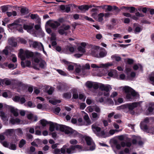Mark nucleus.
Listing matches in <instances>:
<instances>
[{
	"instance_id": "26",
	"label": "nucleus",
	"mask_w": 154,
	"mask_h": 154,
	"mask_svg": "<svg viewBox=\"0 0 154 154\" xmlns=\"http://www.w3.org/2000/svg\"><path fill=\"white\" fill-rule=\"evenodd\" d=\"M56 123L54 124L53 122H49V123L48 124H50V127H49V130L51 131L52 132L54 131L55 128H56V126L55 125Z\"/></svg>"
},
{
	"instance_id": "61",
	"label": "nucleus",
	"mask_w": 154,
	"mask_h": 154,
	"mask_svg": "<svg viewBox=\"0 0 154 154\" xmlns=\"http://www.w3.org/2000/svg\"><path fill=\"white\" fill-rule=\"evenodd\" d=\"M51 40H55L56 39V34L54 33H52L51 34Z\"/></svg>"
},
{
	"instance_id": "36",
	"label": "nucleus",
	"mask_w": 154,
	"mask_h": 154,
	"mask_svg": "<svg viewBox=\"0 0 154 154\" xmlns=\"http://www.w3.org/2000/svg\"><path fill=\"white\" fill-rule=\"evenodd\" d=\"M33 27L30 25H24L23 26V28L25 30H27L28 32L32 29Z\"/></svg>"
},
{
	"instance_id": "10",
	"label": "nucleus",
	"mask_w": 154,
	"mask_h": 154,
	"mask_svg": "<svg viewBox=\"0 0 154 154\" xmlns=\"http://www.w3.org/2000/svg\"><path fill=\"white\" fill-rule=\"evenodd\" d=\"M149 119L148 117L145 118L143 121L140 123V126L141 129L143 131L149 133V130L147 124L149 123Z\"/></svg>"
},
{
	"instance_id": "43",
	"label": "nucleus",
	"mask_w": 154,
	"mask_h": 154,
	"mask_svg": "<svg viewBox=\"0 0 154 154\" xmlns=\"http://www.w3.org/2000/svg\"><path fill=\"white\" fill-rule=\"evenodd\" d=\"M120 131V130L116 129H111L109 131V133L110 135H113L114 134H115L116 132H118Z\"/></svg>"
},
{
	"instance_id": "53",
	"label": "nucleus",
	"mask_w": 154,
	"mask_h": 154,
	"mask_svg": "<svg viewBox=\"0 0 154 154\" xmlns=\"http://www.w3.org/2000/svg\"><path fill=\"white\" fill-rule=\"evenodd\" d=\"M129 11L130 13H134L135 10H136V9L135 7H129Z\"/></svg>"
},
{
	"instance_id": "24",
	"label": "nucleus",
	"mask_w": 154,
	"mask_h": 154,
	"mask_svg": "<svg viewBox=\"0 0 154 154\" xmlns=\"http://www.w3.org/2000/svg\"><path fill=\"white\" fill-rule=\"evenodd\" d=\"M91 118L93 120H97L100 117V113H96L95 112H93L91 113Z\"/></svg>"
},
{
	"instance_id": "51",
	"label": "nucleus",
	"mask_w": 154,
	"mask_h": 154,
	"mask_svg": "<svg viewBox=\"0 0 154 154\" xmlns=\"http://www.w3.org/2000/svg\"><path fill=\"white\" fill-rule=\"evenodd\" d=\"M72 149H74L75 151V149H81L82 148V147L81 146L78 145H76L75 146H73L72 147Z\"/></svg>"
},
{
	"instance_id": "58",
	"label": "nucleus",
	"mask_w": 154,
	"mask_h": 154,
	"mask_svg": "<svg viewBox=\"0 0 154 154\" xmlns=\"http://www.w3.org/2000/svg\"><path fill=\"white\" fill-rule=\"evenodd\" d=\"M112 14L111 13H107L104 14V16L106 18H108L110 16H112Z\"/></svg>"
},
{
	"instance_id": "15",
	"label": "nucleus",
	"mask_w": 154,
	"mask_h": 154,
	"mask_svg": "<svg viewBox=\"0 0 154 154\" xmlns=\"http://www.w3.org/2000/svg\"><path fill=\"white\" fill-rule=\"evenodd\" d=\"M46 24L48 25L53 29L57 28L60 25V23L59 22L57 21H52L51 20L48 21L46 23Z\"/></svg>"
},
{
	"instance_id": "42",
	"label": "nucleus",
	"mask_w": 154,
	"mask_h": 154,
	"mask_svg": "<svg viewBox=\"0 0 154 154\" xmlns=\"http://www.w3.org/2000/svg\"><path fill=\"white\" fill-rule=\"evenodd\" d=\"M70 28V26L69 25H62L61 27L60 28H63L65 31L69 29Z\"/></svg>"
},
{
	"instance_id": "45",
	"label": "nucleus",
	"mask_w": 154,
	"mask_h": 154,
	"mask_svg": "<svg viewBox=\"0 0 154 154\" xmlns=\"http://www.w3.org/2000/svg\"><path fill=\"white\" fill-rule=\"evenodd\" d=\"M124 152L126 153H128L129 152V150L128 148H126L124 150V151H121L119 152V154H124Z\"/></svg>"
},
{
	"instance_id": "49",
	"label": "nucleus",
	"mask_w": 154,
	"mask_h": 154,
	"mask_svg": "<svg viewBox=\"0 0 154 154\" xmlns=\"http://www.w3.org/2000/svg\"><path fill=\"white\" fill-rule=\"evenodd\" d=\"M79 99L82 101H84L85 100L86 97L83 94H80L79 97Z\"/></svg>"
},
{
	"instance_id": "9",
	"label": "nucleus",
	"mask_w": 154,
	"mask_h": 154,
	"mask_svg": "<svg viewBox=\"0 0 154 154\" xmlns=\"http://www.w3.org/2000/svg\"><path fill=\"white\" fill-rule=\"evenodd\" d=\"M9 26L11 27L13 26L14 28H16L20 32H23L22 22L19 20L15 21L13 23L10 24Z\"/></svg>"
},
{
	"instance_id": "41",
	"label": "nucleus",
	"mask_w": 154,
	"mask_h": 154,
	"mask_svg": "<svg viewBox=\"0 0 154 154\" xmlns=\"http://www.w3.org/2000/svg\"><path fill=\"white\" fill-rule=\"evenodd\" d=\"M3 82L7 85H10L12 84V82L9 79H4L3 80Z\"/></svg>"
},
{
	"instance_id": "14",
	"label": "nucleus",
	"mask_w": 154,
	"mask_h": 154,
	"mask_svg": "<svg viewBox=\"0 0 154 154\" xmlns=\"http://www.w3.org/2000/svg\"><path fill=\"white\" fill-rule=\"evenodd\" d=\"M33 47L35 48H37L40 50H42L44 53H45L44 50L43 45L41 42H38L36 41L33 42L32 44Z\"/></svg>"
},
{
	"instance_id": "33",
	"label": "nucleus",
	"mask_w": 154,
	"mask_h": 154,
	"mask_svg": "<svg viewBox=\"0 0 154 154\" xmlns=\"http://www.w3.org/2000/svg\"><path fill=\"white\" fill-rule=\"evenodd\" d=\"M104 16V14L103 13H101L98 15V18L97 21L99 22H101L103 20V17Z\"/></svg>"
},
{
	"instance_id": "31",
	"label": "nucleus",
	"mask_w": 154,
	"mask_h": 154,
	"mask_svg": "<svg viewBox=\"0 0 154 154\" xmlns=\"http://www.w3.org/2000/svg\"><path fill=\"white\" fill-rule=\"evenodd\" d=\"M148 110L150 112H152L154 110V103H152L149 104Z\"/></svg>"
},
{
	"instance_id": "46",
	"label": "nucleus",
	"mask_w": 154,
	"mask_h": 154,
	"mask_svg": "<svg viewBox=\"0 0 154 154\" xmlns=\"http://www.w3.org/2000/svg\"><path fill=\"white\" fill-rule=\"evenodd\" d=\"M57 71L60 75L63 76H66V73L63 71L59 69H57Z\"/></svg>"
},
{
	"instance_id": "8",
	"label": "nucleus",
	"mask_w": 154,
	"mask_h": 154,
	"mask_svg": "<svg viewBox=\"0 0 154 154\" xmlns=\"http://www.w3.org/2000/svg\"><path fill=\"white\" fill-rule=\"evenodd\" d=\"M5 58H0V66L2 68H5L8 66L9 69H14L16 68L17 67V63H10L8 64L7 63H5L3 64L2 63L5 61Z\"/></svg>"
},
{
	"instance_id": "2",
	"label": "nucleus",
	"mask_w": 154,
	"mask_h": 154,
	"mask_svg": "<svg viewBox=\"0 0 154 154\" xmlns=\"http://www.w3.org/2000/svg\"><path fill=\"white\" fill-rule=\"evenodd\" d=\"M73 145H71L69 148H67V146L64 145L60 149H56L54 150L53 153L55 154H71L75 152L72 149Z\"/></svg>"
},
{
	"instance_id": "11",
	"label": "nucleus",
	"mask_w": 154,
	"mask_h": 154,
	"mask_svg": "<svg viewBox=\"0 0 154 154\" xmlns=\"http://www.w3.org/2000/svg\"><path fill=\"white\" fill-rule=\"evenodd\" d=\"M2 144L5 147L9 148L12 150H16L17 149L16 145L13 142L9 143L7 141L2 142Z\"/></svg>"
},
{
	"instance_id": "37",
	"label": "nucleus",
	"mask_w": 154,
	"mask_h": 154,
	"mask_svg": "<svg viewBox=\"0 0 154 154\" xmlns=\"http://www.w3.org/2000/svg\"><path fill=\"white\" fill-rule=\"evenodd\" d=\"M78 8L81 10H88V5H85L80 6L78 7Z\"/></svg>"
},
{
	"instance_id": "20",
	"label": "nucleus",
	"mask_w": 154,
	"mask_h": 154,
	"mask_svg": "<svg viewBox=\"0 0 154 154\" xmlns=\"http://www.w3.org/2000/svg\"><path fill=\"white\" fill-rule=\"evenodd\" d=\"M8 108L11 112L13 113L14 116L17 117L18 116V112L17 109H15L14 107L11 106H10Z\"/></svg>"
},
{
	"instance_id": "12",
	"label": "nucleus",
	"mask_w": 154,
	"mask_h": 154,
	"mask_svg": "<svg viewBox=\"0 0 154 154\" xmlns=\"http://www.w3.org/2000/svg\"><path fill=\"white\" fill-rule=\"evenodd\" d=\"M85 138L88 145H92L91 146H90V150H94L95 148V145L94 143L93 142L91 138L89 137H85Z\"/></svg>"
},
{
	"instance_id": "3",
	"label": "nucleus",
	"mask_w": 154,
	"mask_h": 154,
	"mask_svg": "<svg viewBox=\"0 0 154 154\" xmlns=\"http://www.w3.org/2000/svg\"><path fill=\"white\" fill-rule=\"evenodd\" d=\"M124 90L125 92L127 93L126 99L129 101H133L135 98V97L137 95L136 92L128 86H125Z\"/></svg>"
},
{
	"instance_id": "54",
	"label": "nucleus",
	"mask_w": 154,
	"mask_h": 154,
	"mask_svg": "<svg viewBox=\"0 0 154 154\" xmlns=\"http://www.w3.org/2000/svg\"><path fill=\"white\" fill-rule=\"evenodd\" d=\"M27 129L29 132L32 134H34L35 132V130L34 128H28Z\"/></svg>"
},
{
	"instance_id": "18",
	"label": "nucleus",
	"mask_w": 154,
	"mask_h": 154,
	"mask_svg": "<svg viewBox=\"0 0 154 154\" xmlns=\"http://www.w3.org/2000/svg\"><path fill=\"white\" fill-rule=\"evenodd\" d=\"M14 83L15 86L18 87H21L23 89L26 88L27 87V85L19 81L16 80L14 81Z\"/></svg>"
},
{
	"instance_id": "7",
	"label": "nucleus",
	"mask_w": 154,
	"mask_h": 154,
	"mask_svg": "<svg viewBox=\"0 0 154 154\" xmlns=\"http://www.w3.org/2000/svg\"><path fill=\"white\" fill-rule=\"evenodd\" d=\"M92 129L95 134L98 137H102L105 135L104 131H101L100 128L97 126L96 124H94L92 125Z\"/></svg>"
},
{
	"instance_id": "17",
	"label": "nucleus",
	"mask_w": 154,
	"mask_h": 154,
	"mask_svg": "<svg viewBox=\"0 0 154 154\" xmlns=\"http://www.w3.org/2000/svg\"><path fill=\"white\" fill-rule=\"evenodd\" d=\"M13 100L17 102H19L21 104H23L26 101V100L25 98L20 97L18 96H15L13 98Z\"/></svg>"
},
{
	"instance_id": "25",
	"label": "nucleus",
	"mask_w": 154,
	"mask_h": 154,
	"mask_svg": "<svg viewBox=\"0 0 154 154\" xmlns=\"http://www.w3.org/2000/svg\"><path fill=\"white\" fill-rule=\"evenodd\" d=\"M35 149L34 146H31L29 148V149L27 151V153L29 154H37L35 152Z\"/></svg>"
},
{
	"instance_id": "5",
	"label": "nucleus",
	"mask_w": 154,
	"mask_h": 154,
	"mask_svg": "<svg viewBox=\"0 0 154 154\" xmlns=\"http://www.w3.org/2000/svg\"><path fill=\"white\" fill-rule=\"evenodd\" d=\"M110 88V86L109 85L101 84L99 87V88L102 91L99 92L98 95L99 96H101L103 94L104 96L108 97L109 95Z\"/></svg>"
},
{
	"instance_id": "29",
	"label": "nucleus",
	"mask_w": 154,
	"mask_h": 154,
	"mask_svg": "<svg viewBox=\"0 0 154 154\" xmlns=\"http://www.w3.org/2000/svg\"><path fill=\"white\" fill-rule=\"evenodd\" d=\"M72 97V94L70 92H67L63 94V97L66 99H69Z\"/></svg>"
},
{
	"instance_id": "6",
	"label": "nucleus",
	"mask_w": 154,
	"mask_h": 154,
	"mask_svg": "<svg viewBox=\"0 0 154 154\" xmlns=\"http://www.w3.org/2000/svg\"><path fill=\"white\" fill-rule=\"evenodd\" d=\"M56 130H59L62 132H64L66 134H69L72 133V128L63 125H59L55 124Z\"/></svg>"
},
{
	"instance_id": "4",
	"label": "nucleus",
	"mask_w": 154,
	"mask_h": 154,
	"mask_svg": "<svg viewBox=\"0 0 154 154\" xmlns=\"http://www.w3.org/2000/svg\"><path fill=\"white\" fill-rule=\"evenodd\" d=\"M32 61L33 67L36 69H39L37 66L38 64L39 67L42 69H44L46 66V62L44 60H40L39 58H32Z\"/></svg>"
},
{
	"instance_id": "48",
	"label": "nucleus",
	"mask_w": 154,
	"mask_h": 154,
	"mask_svg": "<svg viewBox=\"0 0 154 154\" xmlns=\"http://www.w3.org/2000/svg\"><path fill=\"white\" fill-rule=\"evenodd\" d=\"M58 33L61 35H63L66 32L64 29L62 28L58 30Z\"/></svg>"
},
{
	"instance_id": "35",
	"label": "nucleus",
	"mask_w": 154,
	"mask_h": 154,
	"mask_svg": "<svg viewBox=\"0 0 154 154\" xmlns=\"http://www.w3.org/2000/svg\"><path fill=\"white\" fill-rule=\"evenodd\" d=\"M26 143V141L22 139L19 142V146L20 148H22Z\"/></svg>"
},
{
	"instance_id": "19",
	"label": "nucleus",
	"mask_w": 154,
	"mask_h": 154,
	"mask_svg": "<svg viewBox=\"0 0 154 154\" xmlns=\"http://www.w3.org/2000/svg\"><path fill=\"white\" fill-rule=\"evenodd\" d=\"M83 119L86 122V123L84 125L88 126L91 124V121L88 114L85 113V115L84 116Z\"/></svg>"
},
{
	"instance_id": "55",
	"label": "nucleus",
	"mask_w": 154,
	"mask_h": 154,
	"mask_svg": "<svg viewBox=\"0 0 154 154\" xmlns=\"http://www.w3.org/2000/svg\"><path fill=\"white\" fill-rule=\"evenodd\" d=\"M78 97L79 96L77 92H74L72 95V98L74 99H78Z\"/></svg>"
},
{
	"instance_id": "28",
	"label": "nucleus",
	"mask_w": 154,
	"mask_h": 154,
	"mask_svg": "<svg viewBox=\"0 0 154 154\" xmlns=\"http://www.w3.org/2000/svg\"><path fill=\"white\" fill-rule=\"evenodd\" d=\"M26 58L32 57H34V54L32 52L28 50H26Z\"/></svg>"
},
{
	"instance_id": "60",
	"label": "nucleus",
	"mask_w": 154,
	"mask_h": 154,
	"mask_svg": "<svg viewBox=\"0 0 154 154\" xmlns=\"http://www.w3.org/2000/svg\"><path fill=\"white\" fill-rule=\"evenodd\" d=\"M138 137H136L135 138L133 139L132 140V143L133 144H137L138 141Z\"/></svg>"
},
{
	"instance_id": "22",
	"label": "nucleus",
	"mask_w": 154,
	"mask_h": 154,
	"mask_svg": "<svg viewBox=\"0 0 154 154\" xmlns=\"http://www.w3.org/2000/svg\"><path fill=\"white\" fill-rule=\"evenodd\" d=\"M9 44L12 46L16 47L17 45V43L15 40L13 38H11L8 40Z\"/></svg>"
},
{
	"instance_id": "16",
	"label": "nucleus",
	"mask_w": 154,
	"mask_h": 154,
	"mask_svg": "<svg viewBox=\"0 0 154 154\" xmlns=\"http://www.w3.org/2000/svg\"><path fill=\"white\" fill-rule=\"evenodd\" d=\"M113 64L112 63H107L105 64H100L99 66H97L95 64H92L91 65V67L92 68H106L108 66H111Z\"/></svg>"
},
{
	"instance_id": "13",
	"label": "nucleus",
	"mask_w": 154,
	"mask_h": 154,
	"mask_svg": "<svg viewBox=\"0 0 154 154\" xmlns=\"http://www.w3.org/2000/svg\"><path fill=\"white\" fill-rule=\"evenodd\" d=\"M22 61L21 62V65L23 68L26 67H30L31 65V61L28 60V58H21Z\"/></svg>"
},
{
	"instance_id": "23",
	"label": "nucleus",
	"mask_w": 154,
	"mask_h": 154,
	"mask_svg": "<svg viewBox=\"0 0 154 154\" xmlns=\"http://www.w3.org/2000/svg\"><path fill=\"white\" fill-rule=\"evenodd\" d=\"M18 57L20 58H26V51H24L23 49H20L19 51L18 54Z\"/></svg>"
},
{
	"instance_id": "59",
	"label": "nucleus",
	"mask_w": 154,
	"mask_h": 154,
	"mask_svg": "<svg viewBox=\"0 0 154 154\" xmlns=\"http://www.w3.org/2000/svg\"><path fill=\"white\" fill-rule=\"evenodd\" d=\"M30 17L32 19H35L37 18H38V16L36 14H31Z\"/></svg>"
},
{
	"instance_id": "44",
	"label": "nucleus",
	"mask_w": 154,
	"mask_h": 154,
	"mask_svg": "<svg viewBox=\"0 0 154 154\" xmlns=\"http://www.w3.org/2000/svg\"><path fill=\"white\" fill-rule=\"evenodd\" d=\"M77 49L79 51H80L82 53H84L85 52V48L81 46L78 47Z\"/></svg>"
},
{
	"instance_id": "62",
	"label": "nucleus",
	"mask_w": 154,
	"mask_h": 154,
	"mask_svg": "<svg viewBox=\"0 0 154 154\" xmlns=\"http://www.w3.org/2000/svg\"><path fill=\"white\" fill-rule=\"evenodd\" d=\"M106 102L110 104H113L114 103L112 100L109 98H107Z\"/></svg>"
},
{
	"instance_id": "21",
	"label": "nucleus",
	"mask_w": 154,
	"mask_h": 154,
	"mask_svg": "<svg viewBox=\"0 0 154 154\" xmlns=\"http://www.w3.org/2000/svg\"><path fill=\"white\" fill-rule=\"evenodd\" d=\"M107 53V51L104 48H102L100 49V51L99 54V55L100 57H104L106 56Z\"/></svg>"
},
{
	"instance_id": "1",
	"label": "nucleus",
	"mask_w": 154,
	"mask_h": 154,
	"mask_svg": "<svg viewBox=\"0 0 154 154\" xmlns=\"http://www.w3.org/2000/svg\"><path fill=\"white\" fill-rule=\"evenodd\" d=\"M140 105L138 102H133L121 105L118 107L117 108L118 109H123V111L125 112L129 113L132 115H134L135 113L134 109Z\"/></svg>"
},
{
	"instance_id": "63",
	"label": "nucleus",
	"mask_w": 154,
	"mask_h": 154,
	"mask_svg": "<svg viewBox=\"0 0 154 154\" xmlns=\"http://www.w3.org/2000/svg\"><path fill=\"white\" fill-rule=\"evenodd\" d=\"M134 62V60H133L130 58H128V59L127 60L126 63L129 64H133Z\"/></svg>"
},
{
	"instance_id": "56",
	"label": "nucleus",
	"mask_w": 154,
	"mask_h": 154,
	"mask_svg": "<svg viewBox=\"0 0 154 154\" xmlns=\"http://www.w3.org/2000/svg\"><path fill=\"white\" fill-rule=\"evenodd\" d=\"M54 91V89L52 87H51L47 91V93L51 95L52 94Z\"/></svg>"
},
{
	"instance_id": "27",
	"label": "nucleus",
	"mask_w": 154,
	"mask_h": 154,
	"mask_svg": "<svg viewBox=\"0 0 154 154\" xmlns=\"http://www.w3.org/2000/svg\"><path fill=\"white\" fill-rule=\"evenodd\" d=\"M26 58L32 57H34V54L32 52L28 50H26Z\"/></svg>"
},
{
	"instance_id": "64",
	"label": "nucleus",
	"mask_w": 154,
	"mask_h": 154,
	"mask_svg": "<svg viewBox=\"0 0 154 154\" xmlns=\"http://www.w3.org/2000/svg\"><path fill=\"white\" fill-rule=\"evenodd\" d=\"M86 106V104L84 103H82L80 105V109H84Z\"/></svg>"
},
{
	"instance_id": "32",
	"label": "nucleus",
	"mask_w": 154,
	"mask_h": 154,
	"mask_svg": "<svg viewBox=\"0 0 154 154\" xmlns=\"http://www.w3.org/2000/svg\"><path fill=\"white\" fill-rule=\"evenodd\" d=\"M20 12L23 15L29 13L28 9L26 8H22L21 9Z\"/></svg>"
},
{
	"instance_id": "50",
	"label": "nucleus",
	"mask_w": 154,
	"mask_h": 154,
	"mask_svg": "<svg viewBox=\"0 0 154 154\" xmlns=\"http://www.w3.org/2000/svg\"><path fill=\"white\" fill-rule=\"evenodd\" d=\"M8 46L6 47L5 49L3 50L2 51V53L3 54H5L6 55L8 54Z\"/></svg>"
},
{
	"instance_id": "39",
	"label": "nucleus",
	"mask_w": 154,
	"mask_h": 154,
	"mask_svg": "<svg viewBox=\"0 0 154 154\" xmlns=\"http://www.w3.org/2000/svg\"><path fill=\"white\" fill-rule=\"evenodd\" d=\"M0 116L2 117V119L3 121H5L6 120V117L4 112L2 111H0Z\"/></svg>"
},
{
	"instance_id": "47",
	"label": "nucleus",
	"mask_w": 154,
	"mask_h": 154,
	"mask_svg": "<svg viewBox=\"0 0 154 154\" xmlns=\"http://www.w3.org/2000/svg\"><path fill=\"white\" fill-rule=\"evenodd\" d=\"M1 9L2 12H5L8 10V7L7 6H3L1 7Z\"/></svg>"
},
{
	"instance_id": "40",
	"label": "nucleus",
	"mask_w": 154,
	"mask_h": 154,
	"mask_svg": "<svg viewBox=\"0 0 154 154\" xmlns=\"http://www.w3.org/2000/svg\"><path fill=\"white\" fill-rule=\"evenodd\" d=\"M86 86L89 88H91L93 87V83L92 82L88 81L86 83Z\"/></svg>"
},
{
	"instance_id": "30",
	"label": "nucleus",
	"mask_w": 154,
	"mask_h": 154,
	"mask_svg": "<svg viewBox=\"0 0 154 154\" xmlns=\"http://www.w3.org/2000/svg\"><path fill=\"white\" fill-rule=\"evenodd\" d=\"M40 121V123L43 127H45L46 125L49 123V122H48L44 119H42Z\"/></svg>"
},
{
	"instance_id": "38",
	"label": "nucleus",
	"mask_w": 154,
	"mask_h": 154,
	"mask_svg": "<svg viewBox=\"0 0 154 154\" xmlns=\"http://www.w3.org/2000/svg\"><path fill=\"white\" fill-rule=\"evenodd\" d=\"M6 14L8 17H10L11 16H15L17 15V12L15 11H13L12 12H7Z\"/></svg>"
},
{
	"instance_id": "52",
	"label": "nucleus",
	"mask_w": 154,
	"mask_h": 154,
	"mask_svg": "<svg viewBox=\"0 0 154 154\" xmlns=\"http://www.w3.org/2000/svg\"><path fill=\"white\" fill-rule=\"evenodd\" d=\"M69 143L71 144L75 145L78 143V142L75 139H73L70 140L69 141Z\"/></svg>"
},
{
	"instance_id": "57",
	"label": "nucleus",
	"mask_w": 154,
	"mask_h": 154,
	"mask_svg": "<svg viewBox=\"0 0 154 154\" xmlns=\"http://www.w3.org/2000/svg\"><path fill=\"white\" fill-rule=\"evenodd\" d=\"M149 79L151 83L154 85V77L153 76H149Z\"/></svg>"
},
{
	"instance_id": "34",
	"label": "nucleus",
	"mask_w": 154,
	"mask_h": 154,
	"mask_svg": "<svg viewBox=\"0 0 154 154\" xmlns=\"http://www.w3.org/2000/svg\"><path fill=\"white\" fill-rule=\"evenodd\" d=\"M93 110L94 111L98 113H100V108L97 106L95 105L93 106Z\"/></svg>"
}]
</instances>
